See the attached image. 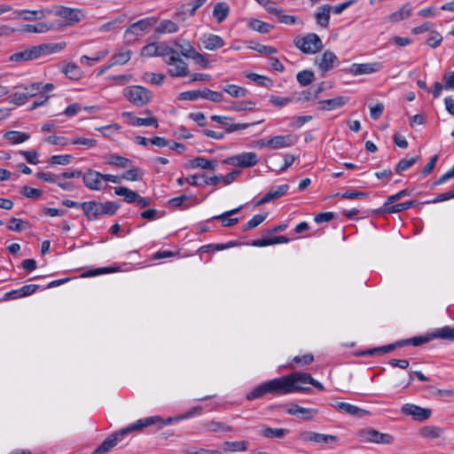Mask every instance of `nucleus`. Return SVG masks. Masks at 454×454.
<instances>
[{"label": "nucleus", "mask_w": 454, "mask_h": 454, "mask_svg": "<svg viewBox=\"0 0 454 454\" xmlns=\"http://www.w3.org/2000/svg\"><path fill=\"white\" fill-rule=\"evenodd\" d=\"M309 387H298L296 372L278 378L272 379L256 386L246 395L247 400L252 401L270 394L274 396H280L294 392L309 393Z\"/></svg>", "instance_id": "nucleus-1"}, {"label": "nucleus", "mask_w": 454, "mask_h": 454, "mask_svg": "<svg viewBox=\"0 0 454 454\" xmlns=\"http://www.w3.org/2000/svg\"><path fill=\"white\" fill-rule=\"evenodd\" d=\"M172 420V418H168L165 420L160 416H152L140 419L136 422L127 426L126 427L110 434L98 448L92 451L91 454H102L108 452L111 449L121 442L123 438L129 434L140 431L143 428L153 425H155L158 428H162L166 425L170 424Z\"/></svg>", "instance_id": "nucleus-2"}, {"label": "nucleus", "mask_w": 454, "mask_h": 454, "mask_svg": "<svg viewBox=\"0 0 454 454\" xmlns=\"http://www.w3.org/2000/svg\"><path fill=\"white\" fill-rule=\"evenodd\" d=\"M51 14L63 20V21L58 20L52 22L61 25L59 30L80 22L82 18V12L79 9L62 5L55 6L52 9Z\"/></svg>", "instance_id": "nucleus-3"}, {"label": "nucleus", "mask_w": 454, "mask_h": 454, "mask_svg": "<svg viewBox=\"0 0 454 454\" xmlns=\"http://www.w3.org/2000/svg\"><path fill=\"white\" fill-rule=\"evenodd\" d=\"M123 95L131 104L138 107L148 104L153 97L152 91L146 87H125Z\"/></svg>", "instance_id": "nucleus-4"}, {"label": "nucleus", "mask_w": 454, "mask_h": 454, "mask_svg": "<svg viewBox=\"0 0 454 454\" xmlns=\"http://www.w3.org/2000/svg\"><path fill=\"white\" fill-rule=\"evenodd\" d=\"M294 44L302 52L307 54H315L323 48L322 40L315 33H309L303 37H297L294 40Z\"/></svg>", "instance_id": "nucleus-5"}, {"label": "nucleus", "mask_w": 454, "mask_h": 454, "mask_svg": "<svg viewBox=\"0 0 454 454\" xmlns=\"http://www.w3.org/2000/svg\"><path fill=\"white\" fill-rule=\"evenodd\" d=\"M157 20V18L152 16L134 22L126 29L125 35L129 37V40H136L149 32L156 25Z\"/></svg>", "instance_id": "nucleus-6"}, {"label": "nucleus", "mask_w": 454, "mask_h": 454, "mask_svg": "<svg viewBox=\"0 0 454 454\" xmlns=\"http://www.w3.org/2000/svg\"><path fill=\"white\" fill-rule=\"evenodd\" d=\"M199 98H205L212 102H221L223 100V94L205 88L203 90L198 89L187 90L178 95L179 100L194 101Z\"/></svg>", "instance_id": "nucleus-7"}, {"label": "nucleus", "mask_w": 454, "mask_h": 454, "mask_svg": "<svg viewBox=\"0 0 454 454\" xmlns=\"http://www.w3.org/2000/svg\"><path fill=\"white\" fill-rule=\"evenodd\" d=\"M82 177L83 184L90 191H103L107 187L104 184L103 174L97 170L89 168L82 173Z\"/></svg>", "instance_id": "nucleus-8"}, {"label": "nucleus", "mask_w": 454, "mask_h": 454, "mask_svg": "<svg viewBox=\"0 0 454 454\" xmlns=\"http://www.w3.org/2000/svg\"><path fill=\"white\" fill-rule=\"evenodd\" d=\"M359 435L363 442L378 444H391L394 437L389 434L380 433L373 428H365L360 431Z\"/></svg>", "instance_id": "nucleus-9"}, {"label": "nucleus", "mask_w": 454, "mask_h": 454, "mask_svg": "<svg viewBox=\"0 0 454 454\" xmlns=\"http://www.w3.org/2000/svg\"><path fill=\"white\" fill-rule=\"evenodd\" d=\"M48 47L49 46L46 44L32 46L31 48L12 54L10 59L20 63L33 60L45 54Z\"/></svg>", "instance_id": "nucleus-10"}, {"label": "nucleus", "mask_w": 454, "mask_h": 454, "mask_svg": "<svg viewBox=\"0 0 454 454\" xmlns=\"http://www.w3.org/2000/svg\"><path fill=\"white\" fill-rule=\"evenodd\" d=\"M227 162L239 168H250L259 162V158L254 152H244L230 157Z\"/></svg>", "instance_id": "nucleus-11"}, {"label": "nucleus", "mask_w": 454, "mask_h": 454, "mask_svg": "<svg viewBox=\"0 0 454 454\" xmlns=\"http://www.w3.org/2000/svg\"><path fill=\"white\" fill-rule=\"evenodd\" d=\"M321 91L322 87H308L301 91H295L293 93L294 103L308 106L309 103L316 100Z\"/></svg>", "instance_id": "nucleus-12"}, {"label": "nucleus", "mask_w": 454, "mask_h": 454, "mask_svg": "<svg viewBox=\"0 0 454 454\" xmlns=\"http://www.w3.org/2000/svg\"><path fill=\"white\" fill-rule=\"evenodd\" d=\"M401 412L404 415L412 417L418 421H424L429 419L432 414L430 409L422 408L413 403H405L401 408Z\"/></svg>", "instance_id": "nucleus-13"}, {"label": "nucleus", "mask_w": 454, "mask_h": 454, "mask_svg": "<svg viewBox=\"0 0 454 454\" xmlns=\"http://www.w3.org/2000/svg\"><path fill=\"white\" fill-rule=\"evenodd\" d=\"M61 25L52 22L40 21L36 24H26L20 28L22 33L45 34L52 30H59Z\"/></svg>", "instance_id": "nucleus-14"}, {"label": "nucleus", "mask_w": 454, "mask_h": 454, "mask_svg": "<svg viewBox=\"0 0 454 454\" xmlns=\"http://www.w3.org/2000/svg\"><path fill=\"white\" fill-rule=\"evenodd\" d=\"M167 63L169 66L168 72L172 76L183 77L188 74V66L178 57V53L170 56Z\"/></svg>", "instance_id": "nucleus-15"}, {"label": "nucleus", "mask_w": 454, "mask_h": 454, "mask_svg": "<svg viewBox=\"0 0 454 454\" xmlns=\"http://www.w3.org/2000/svg\"><path fill=\"white\" fill-rule=\"evenodd\" d=\"M40 288L39 285L29 284L21 286L19 289H13L7 292L4 296V301L16 300L23 297H27L35 294Z\"/></svg>", "instance_id": "nucleus-16"}, {"label": "nucleus", "mask_w": 454, "mask_h": 454, "mask_svg": "<svg viewBox=\"0 0 454 454\" xmlns=\"http://www.w3.org/2000/svg\"><path fill=\"white\" fill-rule=\"evenodd\" d=\"M211 119L214 121H216L219 124H221L223 126V128H224L225 130L229 133L233 132V131L242 130L250 126H254L256 123H260V121L251 122V123L250 122L235 123L232 121L229 120L228 118H226L224 116H220V115H212Z\"/></svg>", "instance_id": "nucleus-17"}, {"label": "nucleus", "mask_w": 454, "mask_h": 454, "mask_svg": "<svg viewBox=\"0 0 454 454\" xmlns=\"http://www.w3.org/2000/svg\"><path fill=\"white\" fill-rule=\"evenodd\" d=\"M331 405L335 410H337L340 412L349 414V415L358 417V418H362L368 413L367 411L363 410V409H361L354 404L348 403L335 402V403H333Z\"/></svg>", "instance_id": "nucleus-18"}, {"label": "nucleus", "mask_w": 454, "mask_h": 454, "mask_svg": "<svg viewBox=\"0 0 454 454\" xmlns=\"http://www.w3.org/2000/svg\"><path fill=\"white\" fill-rule=\"evenodd\" d=\"M348 101V97L338 96L333 98L320 100L318 105L319 109L322 111H333L344 106Z\"/></svg>", "instance_id": "nucleus-19"}, {"label": "nucleus", "mask_w": 454, "mask_h": 454, "mask_svg": "<svg viewBox=\"0 0 454 454\" xmlns=\"http://www.w3.org/2000/svg\"><path fill=\"white\" fill-rule=\"evenodd\" d=\"M123 117L128 118V123L131 126L140 127V126H153L154 128H158V121L156 118L150 116L147 118H140L135 116L130 112H124L122 114Z\"/></svg>", "instance_id": "nucleus-20"}, {"label": "nucleus", "mask_w": 454, "mask_h": 454, "mask_svg": "<svg viewBox=\"0 0 454 454\" xmlns=\"http://www.w3.org/2000/svg\"><path fill=\"white\" fill-rule=\"evenodd\" d=\"M200 42L204 49L208 51H215L224 46L223 39L220 35L214 34L203 35Z\"/></svg>", "instance_id": "nucleus-21"}, {"label": "nucleus", "mask_w": 454, "mask_h": 454, "mask_svg": "<svg viewBox=\"0 0 454 454\" xmlns=\"http://www.w3.org/2000/svg\"><path fill=\"white\" fill-rule=\"evenodd\" d=\"M289 189L288 184H280L277 187L271 188L267 193H265L256 203V206H260L268 203L273 200L278 199L284 196Z\"/></svg>", "instance_id": "nucleus-22"}, {"label": "nucleus", "mask_w": 454, "mask_h": 454, "mask_svg": "<svg viewBox=\"0 0 454 454\" xmlns=\"http://www.w3.org/2000/svg\"><path fill=\"white\" fill-rule=\"evenodd\" d=\"M336 61L337 56L333 51H326L316 59V64L322 73H325L333 67Z\"/></svg>", "instance_id": "nucleus-23"}, {"label": "nucleus", "mask_w": 454, "mask_h": 454, "mask_svg": "<svg viewBox=\"0 0 454 454\" xmlns=\"http://www.w3.org/2000/svg\"><path fill=\"white\" fill-rule=\"evenodd\" d=\"M382 65L379 62L373 63H363V64H353L350 67V71L355 75L372 74L381 69Z\"/></svg>", "instance_id": "nucleus-24"}, {"label": "nucleus", "mask_w": 454, "mask_h": 454, "mask_svg": "<svg viewBox=\"0 0 454 454\" xmlns=\"http://www.w3.org/2000/svg\"><path fill=\"white\" fill-rule=\"evenodd\" d=\"M52 13V9L43 8L40 10H22L19 15L25 20H39L46 18Z\"/></svg>", "instance_id": "nucleus-25"}, {"label": "nucleus", "mask_w": 454, "mask_h": 454, "mask_svg": "<svg viewBox=\"0 0 454 454\" xmlns=\"http://www.w3.org/2000/svg\"><path fill=\"white\" fill-rule=\"evenodd\" d=\"M81 209H82L85 216L90 221L101 215L100 202L95 200L82 202Z\"/></svg>", "instance_id": "nucleus-26"}, {"label": "nucleus", "mask_w": 454, "mask_h": 454, "mask_svg": "<svg viewBox=\"0 0 454 454\" xmlns=\"http://www.w3.org/2000/svg\"><path fill=\"white\" fill-rule=\"evenodd\" d=\"M331 12L332 6L329 4L319 6L315 12L317 24L323 28H326L329 25Z\"/></svg>", "instance_id": "nucleus-27"}, {"label": "nucleus", "mask_w": 454, "mask_h": 454, "mask_svg": "<svg viewBox=\"0 0 454 454\" xmlns=\"http://www.w3.org/2000/svg\"><path fill=\"white\" fill-rule=\"evenodd\" d=\"M302 439L307 442H313L317 443H329L335 442L337 437L332 434L307 432L302 435Z\"/></svg>", "instance_id": "nucleus-28"}, {"label": "nucleus", "mask_w": 454, "mask_h": 454, "mask_svg": "<svg viewBox=\"0 0 454 454\" xmlns=\"http://www.w3.org/2000/svg\"><path fill=\"white\" fill-rule=\"evenodd\" d=\"M417 203L418 202L416 200H408V201L401 202V203L395 204V205L391 204L389 206L382 207L379 211L381 213H387V214L400 213V212H403L404 210H407L409 208L415 207L417 205Z\"/></svg>", "instance_id": "nucleus-29"}, {"label": "nucleus", "mask_w": 454, "mask_h": 454, "mask_svg": "<svg viewBox=\"0 0 454 454\" xmlns=\"http://www.w3.org/2000/svg\"><path fill=\"white\" fill-rule=\"evenodd\" d=\"M242 208V206H239L237 208L226 211L219 215L213 216L211 220L219 219L223 226L229 227L236 224L239 222L238 217H231L233 215L238 213Z\"/></svg>", "instance_id": "nucleus-30"}, {"label": "nucleus", "mask_w": 454, "mask_h": 454, "mask_svg": "<svg viewBox=\"0 0 454 454\" xmlns=\"http://www.w3.org/2000/svg\"><path fill=\"white\" fill-rule=\"evenodd\" d=\"M296 375L298 387H303L305 384H310L320 391L325 390L324 385L318 380L313 379L309 373L296 372Z\"/></svg>", "instance_id": "nucleus-31"}, {"label": "nucleus", "mask_w": 454, "mask_h": 454, "mask_svg": "<svg viewBox=\"0 0 454 454\" xmlns=\"http://www.w3.org/2000/svg\"><path fill=\"white\" fill-rule=\"evenodd\" d=\"M179 30L178 25L170 20H161L154 29V32L158 35L163 34H174Z\"/></svg>", "instance_id": "nucleus-32"}, {"label": "nucleus", "mask_w": 454, "mask_h": 454, "mask_svg": "<svg viewBox=\"0 0 454 454\" xmlns=\"http://www.w3.org/2000/svg\"><path fill=\"white\" fill-rule=\"evenodd\" d=\"M192 168L215 170L217 167V160H207L204 157H196L191 160Z\"/></svg>", "instance_id": "nucleus-33"}, {"label": "nucleus", "mask_w": 454, "mask_h": 454, "mask_svg": "<svg viewBox=\"0 0 454 454\" xmlns=\"http://www.w3.org/2000/svg\"><path fill=\"white\" fill-rule=\"evenodd\" d=\"M230 13V6L225 2H219L215 4L213 10V17L217 20L218 23H222L226 20Z\"/></svg>", "instance_id": "nucleus-34"}, {"label": "nucleus", "mask_w": 454, "mask_h": 454, "mask_svg": "<svg viewBox=\"0 0 454 454\" xmlns=\"http://www.w3.org/2000/svg\"><path fill=\"white\" fill-rule=\"evenodd\" d=\"M271 149L289 147L294 144L291 135L275 136L270 138Z\"/></svg>", "instance_id": "nucleus-35"}, {"label": "nucleus", "mask_w": 454, "mask_h": 454, "mask_svg": "<svg viewBox=\"0 0 454 454\" xmlns=\"http://www.w3.org/2000/svg\"><path fill=\"white\" fill-rule=\"evenodd\" d=\"M202 428L205 432H230L232 430L231 426L225 425L223 422L220 421H206L202 424Z\"/></svg>", "instance_id": "nucleus-36"}, {"label": "nucleus", "mask_w": 454, "mask_h": 454, "mask_svg": "<svg viewBox=\"0 0 454 454\" xmlns=\"http://www.w3.org/2000/svg\"><path fill=\"white\" fill-rule=\"evenodd\" d=\"M432 340H433V337H432V333H430L424 336H416L413 338L398 340V344L401 347H403L406 345H412V346L418 347L424 343L429 342Z\"/></svg>", "instance_id": "nucleus-37"}, {"label": "nucleus", "mask_w": 454, "mask_h": 454, "mask_svg": "<svg viewBox=\"0 0 454 454\" xmlns=\"http://www.w3.org/2000/svg\"><path fill=\"white\" fill-rule=\"evenodd\" d=\"M114 193L124 197V200L127 203H134L139 198V194L137 192L123 186L115 187Z\"/></svg>", "instance_id": "nucleus-38"}, {"label": "nucleus", "mask_w": 454, "mask_h": 454, "mask_svg": "<svg viewBox=\"0 0 454 454\" xmlns=\"http://www.w3.org/2000/svg\"><path fill=\"white\" fill-rule=\"evenodd\" d=\"M411 14V8L409 4L403 5L400 10L391 13L387 17V20L390 22H399L409 18Z\"/></svg>", "instance_id": "nucleus-39"}, {"label": "nucleus", "mask_w": 454, "mask_h": 454, "mask_svg": "<svg viewBox=\"0 0 454 454\" xmlns=\"http://www.w3.org/2000/svg\"><path fill=\"white\" fill-rule=\"evenodd\" d=\"M442 434V429L436 426H425L419 430V434L427 439L439 438Z\"/></svg>", "instance_id": "nucleus-40"}, {"label": "nucleus", "mask_w": 454, "mask_h": 454, "mask_svg": "<svg viewBox=\"0 0 454 454\" xmlns=\"http://www.w3.org/2000/svg\"><path fill=\"white\" fill-rule=\"evenodd\" d=\"M30 137L29 134L22 131H17V130H12L8 131L4 135V138L10 141L12 144H20L27 140H28Z\"/></svg>", "instance_id": "nucleus-41"}, {"label": "nucleus", "mask_w": 454, "mask_h": 454, "mask_svg": "<svg viewBox=\"0 0 454 454\" xmlns=\"http://www.w3.org/2000/svg\"><path fill=\"white\" fill-rule=\"evenodd\" d=\"M289 433L286 428L265 427L261 431V435L265 438H283Z\"/></svg>", "instance_id": "nucleus-42"}, {"label": "nucleus", "mask_w": 454, "mask_h": 454, "mask_svg": "<svg viewBox=\"0 0 454 454\" xmlns=\"http://www.w3.org/2000/svg\"><path fill=\"white\" fill-rule=\"evenodd\" d=\"M431 333L433 340L439 338L443 340H454V327L452 326H444L434 330Z\"/></svg>", "instance_id": "nucleus-43"}, {"label": "nucleus", "mask_w": 454, "mask_h": 454, "mask_svg": "<svg viewBox=\"0 0 454 454\" xmlns=\"http://www.w3.org/2000/svg\"><path fill=\"white\" fill-rule=\"evenodd\" d=\"M270 11L271 14L275 15L281 23L294 25L296 22L297 18L295 16L285 14L284 10L279 6L276 9H270Z\"/></svg>", "instance_id": "nucleus-44"}, {"label": "nucleus", "mask_w": 454, "mask_h": 454, "mask_svg": "<svg viewBox=\"0 0 454 454\" xmlns=\"http://www.w3.org/2000/svg\"><path fill=\"white\" fill-rule=\"evenodd\" d=\"M248 442L247 441L225 442L223 443V451L236 452L247 450Z\"/></svg>", "instance_id": "nucleus-45"}, {"label": "nucleus", "mask_w": 454, "mask_h": 454, "mask_svg": "<svg viewBox=\"0 0 454 454\" xmlns=\"http://www.w3.org/2000/svg\"><path fill=\"white\" fill-rule=\"evenodd\" d=\"M174 44L180 51V53L187 59H190L191 56L196 51L195 48L192 45V43L185 40H183L182 42L179 40H176L174 42Z\"/></svg>", "instance_id": "nucleus-46"}, {"label": "nucleus", "mask_w": 454, "mask_h": 454, "mask_svg": "<svg viewBox=\"0 0 454 454\" xmlns=\"http://www.w3.org/2000/svg\"><path fill=\"white\" fill-rule=\"evenodd\" d=\"M313 410L309 408L301 407L297 404H292L291 407L287 410V413L294 416L301 415L306 419H312Z\"/></svg>", "instance_id": "nucleus-47"}, {"label": "nucleus", "mask_w": 454, "mask_h": 454, "mask_svg": "<svg viewBox=\"0 0 454 454\" xmlns=\"http://www.w3.org/2000/svg\"><path fill=\"white\" fill-rule=\"evenodd\" d=\"M397 347H400L398 341L382 347L368 349L364 351L363 354L368 356L382 355L393 351Z\"/></svg>", "instance_id": "nucleus-48"}, {"label": "nucleus", "mask_w": 454, "mask_h": 454, "mask_svg": "<svg viewBox=\"0 0 454 454\" xmlns=\"http://www.w3.org/2000/svg\"><path fill=\"white\" fill-rule=\"evenodd\" d=\"M98 131L107 138H113L116 134L120 133L121 126L117 123L102 126L96 129Z\"/></svg>", "instance_id": "nucleus-49"}, {"label": "nucleus", "mask_w": 454, "mask_h": 454, "mask_svg": "<svg viewBox=\"0 0 454 454\" xmlns=\"http://www.w3.org/2000/svg\"><path fill=\"white\" fill-rule=\"evenodd\" d=\"M108 54L107 51H101L94 57H88L83 55L80 58V63L84 66H93L95 63L103 59Z\"/></svg>", "instance_id": "nucleus-50"}, {"label": "nucleus", "mask_w": 454, "mask_h": 454, "mask_svg": "<svg viewBox=\"0 0 454 454\" xmlns=\"http://www.w3.org/2000/svg\"><path fill=\"white\" fill-rule=\"evenodd\" d=\"M166 76L162 74L146 72L143 75V82L151 84H160L164 82Z\"/></svg>", "instance_id": "nucleus-51"}, {"label": "nucleus", "mask_w": 454, "mask_h": 454, "mask_svg": "<svg viewBox=\"0 0 454 454\" xmlns=\"http://www.w3.org/2000/svg\"><path fill=\"white\" fill-rule=\"evenodd\" d=\"M249 27L253 30L260 32V33H263V34L269 33L273 28L272 25H270L267 22L259 20H251L249 22Z\"/></svg>", "instance_id": "nucleus-52"}, {"label": "nucleus", "mask_w": 454, "mask_h": 454, "mask_svg": "<svg viewBox=\"0 0 454 454\" xmlns=\"http://www.w3.org/2000/svg\"><path fill=\"white\" fill-rule=\"evenodd\" d=\"M65 74L72 81H78L82 76V71L75 64H68L64 69Z\"/></svg>", "instance_id": "nucleus-53"}, {"label": "nucleus", "mask_w": 454, "mask_h": 454, "mask_svg": "<svg viewBox=\"0 0 454 454\" xmlns=\"http://www.w3.org/2000/svg\"><path fill=\"white\" fill-rule=\"evenodd\" d=\"M35 93H29V92H16L9 97L10 102L13 103L17 106H22L24 105L27 99L31 97H33Z\"/></svg>", "instance_id": "nucleus-54"}, {"label": "nucleus", "mask_w": 454, "mask_h": 454, "mask_svg": "<svg viewBox=\"0 0 454 454\" xmlns=\"http://www.w3.org/2000/svg\"><path fill=\"white\" fill-rule=\"evenodd\" d=\"M130 162H131L130 160H129L125 157H122V156H119L117 154H111L108 157V160H107L108 164L117 166V167H120L122 168H127Z\"/></svg>", "instance_id": "nucleus-55"}, {"label": "nucleus", "mask_w": 454, "mask_h": 454, "mask_svg": "<svg viewBox=\"0 0 454 454\" xmlns=\"http://www.w3.org/2000/svg\"><path fill=\"white\" fill-rule=\"evenodd\" d=\"M267 214H258L254 215L243 227V231H247L248 230L254 229L261 224L267 217Z\"/></svg>", "instance_id": "nucleus-56"}, {"label": "nucleus", "mask_w": 454, "mask_h": 454, "mask_svg": "<svg viewBox=\"0 0 454 454\" xmlns=\"http://www.w3.org/2000/svg\"><path fill=\"white\" fill-rule=\"evenodd\" d=\"M419 159V156L412 157L410 159L404 158L399 160V162L395 166V171L397 173H401L409 169L411 166H413Z\"/></svg>", "instance_id": "nucleus-57"}, {"label": "nucleus", "mask_w": 454, "mask_h": 454, "mask_svg": "<svg viewBox=\"0 0 454 454\" xmlns=\"http://www.w3.org/2000/svg\"><path fill=\"white\" fill-rule=\"evenodd\" d=\"M297 81L301 85H309L314 81V74L309 70H303L297 74Z\"/></svg>", "instance_id": "nucleus-58"}, {"label": "nucleus", "mask_w": 454, "mask_h": 454, "mask_svg": "<svg viewBox=\"0 0 454 454\" xmlns=\"http://www.w3.org/2000/svg\"><path fill=\"white\" fill-rule=\"evenodd\" d=\"M157 56L165 57L168 56V58L172 55H176L177 51L173 48L169 47L166 43L161 42L157 43Z\"/></svg>", "instance_id": "nucleus-59"}, {"label": "nucleus", "mask_w": 454, "mask_h": 454, "mask_svg": "<svg viewBox=\"0 0 454 454\" xmlns=\"http://www.w3.org/2000/svg\"><path fill=\"white\" fill-rule=\"evenodd\" d=\"M130 57L131 51L129 50L121 51L114 55L113 62L114 64L123 65L130 59Z\"/></svg>", "instance_id": "nucleus-60"}, {"label": "nucleus", "mask_w": 454, "mask_h": 454, "mask_svg": "<svg viewBox=\"0 0 454 454\" xmlns=\"http://www.w3.org/2000/svg\"><path fill=\"white\" fill-rule=\"evenodd\" d=\"M72 155L70 154H62V155H53L50 158L49 163L52 165H68L71 162Z\"/></svg>", "instance_id": "nucleus-61"}, {"label": "nucleus", "mask_w": 454, "mask_h": 454, "mask_svg": "<svg viewBox=\"0 0 454 454\" xmlns=\"http://www.w3.org/2000/svg\"><path fill=\"white\" fill-rule=\"evenodd\" d=\"M454 199V188L446 192L439 193L434 199L426 201L427 204H435Z\"/></svg>", "instance_id": "nucleus-62"}, {"label": "nucleus", "mask_w": 454, "mask_h": 454, "mask_svg": "<svg viewBox=\"0 0 454 454\" xmlns=\"http://www.w3.org/2000/svg\"><path fill=\"white\" fill-rule=\"evenodd\" d=\"M117 209H118V206L115 202H113V201H106L104 203L100 202L101 215H113L116 213Z\"/></svg>", "instance_id": "nucleus-63"}, {"label": "nucleus", "mask_w": 454, "mask_h": 454, "mask_svg": "<svg viewBox=\"0 0 454 454\" xmlns=\"http://www.w3.org/2000/svg\"><path fill=\"white\" fill-rule=\"evenodd\" d=\"M312 120L311 115H301V116H294L291 119L290 127L293 129H299L302 127L305 123Z\"/></svg>", "instance_id": "nucleus-64"}]
</instances>
